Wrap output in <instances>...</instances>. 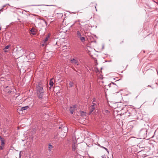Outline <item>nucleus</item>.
Instances as JSON below:
<instances>
[{"instance_id":"f8f14e48","label":"nucleus","mask_w":158,"mask_h":158,"mask_svg":"<svg viewBox=\"0 0 158 158\" xmlns=\"http://www.w3.org/2000/svg\"><path fill=\"white\" fill-rule=\"evenodd\" d=\"M0 140L1 142V145L2 146H4L5 144L4 140L1 136H0Z\"/></svg>"},{"instance_id":"412c9836","label":"nucleus","mask_w":158,"mask_h":158,"mask_svg":"<svg viewBox=\"0 0 158 158\" xmlns=\"http://www.w3.org/2000/svg\"><path fill=\"white\" fill-rule=\"evenodd\" d=\"M80 22V21L79 20H76V21H75V22L74 23V24H73L71 26H73L74 25V24L76 23L77 22Z\"/></svg>"},{"instance_id":"473e14b6","label":"nucleus","mask_w":158,"mask_h":158,"mask_svg":"<svg viewBox=\"0 0 158 158\" xmlns=\"http://www.w3.org/2000/svg\"><path fill=\"white\" fill-rule=\"evenodd\" d=\"M79 25H81V24H80V23H79Z\"/></svg>"},{"instance_id":"2f4dec72","label":"nucleus","mask_w":158,"mask_h":158,"mask_svg":"<svg viewBox=\"0 0 158 158\" xmlns=\"http://www.w3.org/2000/svg\"><path fill=\"white\" fill-rule=\"evenodd\" d=\"M16 9H18L19 8H16Z\"/></svg>"},{"instance_id":"9b49d317","label":"nucleus","mask_w":158,"mask_h":158,"mask_svg":"<svg viewBox=\"0 0 158 158\" xmlns=\"http://www.w3.org/2000/svg\"><path fill=\"white\" fill-rule=\"evenodd\" d=\"M29 108V107L28 106L22 107L20 108L19 110L20 111H24L26 110L27 109Z\"/></svg>"},{"instance_id":"39448f33","label":"nucleus","mask_w":158,"mask_h":158,"mask_svg":"<svg viewBox=\"0 0 158 158\" xmlns=\"http://www.w3.org/2000/svg\"><path fill=\"white\" fill-rule=\"evenodd\" d=\"M70 62L71 63L74 64L76 65H78L79 63L76 57H74L73 59H71Z\"/></svg>"},{"instance_id":"1a4fd4ad","label":"nucleus","mask_w":158,"mask_h":158,"mask_svg":"<svg viewBox=\"0 0 158 158\" xmlns=\"http://www.w3.org/2000/svg\"><path fill=\"white\" fill-rule=\"evenodd\" d=\"M96 108V106H95V105H92L91 106L90 109V112H89V114H91L92 112Z\"/></svg>"},{"instance_id":"6e6552de","label":"nucleus","mask_w":158,"mask_h":158,"mask_svg":"<svg viewBox=\"0 0 158 158\" xmlns=\"http://www.w3.org/2000/svg\"><path fill=\"white\" fill-rule=\"evenodd\" d=\"M59 128L60 129L61 128L62 130L61 132L64 133L65 134L68 131V129L66 127H62V126L61 127H59Z\"/></svg>"},{"instance_id":"c85d7f7f","label":"nucleus","mask_w":158,"mask_h":158,"mask_svg":"<svg viewBox=\"0 0 158 158\" xmlns=\"http://www.w3.org/2000/svg\"><path fill=\"white\" fill-rule=\"evenodd\" d=\"M20 153H21V152H20V153H19V157H20V156H21V155H20Z\"/></svg>"},{"instance_id":"b1692460","label":"nucleus","mask_w":158,"mask_h":158,"mask_svg":"<svg viewBox=\"0 0 158 158\" xmlns=\"http://www.w3.org/2000/svg\"><path fill=\"white\" fill-rule=\"evenodd\" d=\"M92 104H93V105H95V106L96 107V103L95 102H92Z\"/></svg>"},{"instance_id":"7c9ffc66","label":"nucleus","mask_w":158,"mask_h":158,"mask_svg":"<svg viewBox=\"0 0 158 158\" xmlns=\"http://www.w3.org/2000/svg\"><path fill=\"white\" fill-rule=\"evenodd\" d=\"M113 84H115V85H116V84H115L114 83H112Z\"/></svg>"},{"instance_id":"a878e982","label":"nucleus","mask_w":158,"mask_h":158,"mask_svg":"<svg viewBox=\"0 0 158 158\" xmlns=\"http://www.w3.org/2000/svg\"><path fill=\"white\" fill-rule=\"evenodd\" d=\"M95 102V99L94 98L93 100V102Z\"/></svg>"},{"instance_id":"5701e85b","label":"nucleus","mask_w":158,"mask_h":158,"mask_svg":"<svg viewBox=\"0 0 158 158\" xmlns=\"http://www.w3.org/2000/svg\"><path fill=\"white\" fill-rule=\"evenodd\" d=\"M3 147H4V146H2L1 145V146H0V149L2 150L3 148Z\"/></svg>"},{"instance_id":"ddd939ff","label":"nucleus","mask_w":158,"mask_h":158,"mask_svg":"<svg viewBox=\"0 0 158 158\" xmlns=\"http://www.w3.org/2000/svg\"><path fill=\"white\" fill-rule=\"evenodd\" d=\"M102 112L103 114L106 115H108V114L109 113V111L107 110H102Z\"/></svg>"},{"instance_id":"aec40b11","label":"nucleus","mask_w":158,"mask_h":158,"mask_svg":"<svg viewBox=\"0 0 158 158\" xmlns=\"http://www.w3.org/2000/svg\"><path fill=\"white\" fill-rule=\"evenodd\" d=\"M101 147L102 148H104V149H105L106 150V151L108 153L109 152L108 151V149L106 148H105L103 146H101Z\"/></svg>"},{"instance_id":"4468645a","label":"nucleus","mask_w":158,"mask_h":158,"mask_svg":"<svg viewBox=\"0 0 158 158\" xmlns=\"http://www.w3.org/2000/svg\"><path fill=\"white\" fill-rule=\"evenodd\" d=\"M30 31L31 32V34L33 35H35L36 33L35 31V29L33 28H32L30 30Z\"/></svg>"},{"instance_id":"4be33fe9","label":"nucleus","mask_w":158,"mask_h":158,"mask_svg":"<svg viewBox=\"0 0 158 158\" xmlns=\"http://www.w3.org/2000/svg\"><path fill=\"white\" fill-rule=\"evenodd\" d=\"M10 47V45H7V46H6L5 47V48H4V49H8Z\"/></svg>"},{"instance_id":"bb28decb","label":"nucleus","mask_w":158,"mask_h":158,"mask_svg":"<svg viewBox=\"0 0 158 158\" xmlns=\"http://www.w3.org/2000/svg\"><path fill=\"white\" fill-rule=\"evenodd\" d=\"M103 158H106V156L105 155L103 156H102Z\"/></svg>"},{"instance_id":"20e7f679","label":"nucleus","mask_w":158,"mask_h":158,"mask_svg":"<svg viewBox=\"0 0 158 158\" xmlns=\"http://www.w3.org/2000/svg\"><path fill=\"white\" fill-rule=\"evenodd\" d=\"M93 71L95 72L97 75L98 76L99 78H102L103 75H102V72L101 71L99 70L96 67H94L93 69Z\"/></svg>"},{"instance_id":"393cba45","label":"nucleus","mask_w":158,"mask_h":158,"mask_svg":"<svg viewBox=\"0 0 158 158\" xmlns=\"http://www.w3.org/2000/svg\"><path fill=\"white\" fill-rule=\"evenodd\" d=\"M70 112L72 114H73V112L74 111V110H70Z\"/></svg>"},{"instance_id":"2eb2a0df","label":"nucleus","mask_w":158,"mask_h":158,"mask_svg":"<svg viewBox=\"0 0 158 158\" xmlns=\"http://www.w3.org/2000/svg\"><path fill=\"white\" fill-rule=\"evenodd\" d=\"M29 56L30 57H31L32 59L34 58L35 56V54L33 53H30Z\"/></svg>"},{"instance_id":"cd10ccee","label":"nucleus","mask_w":158,"mask_h":158,"mask_svg":"<svg viewBox=\"0 0 158 158\" xmlns=\"http://www.w3.org/2000/svg\"><path fill=\"white\" fill-rule=\"evenodd\" d=\"M40 5H33V6H40Z\"/></svg>"},{"instance_id":"dca6fc26","label":"nucleus","mask_w":158,"mask_h":158,"mask_svg":"<svg viewBox=\"0 0 158 158\" xmlns=\"http://www.w3.org/2000/svg\"><path fill=\"white\" fill-rule=\"evenodd\" d=\"M52 148L53 146L52 145L50 144L48 145V150L49 152L51 151V150L52 149Z\"/></svg>"},{"instance_id":"6ab92c4d","label":"nucleus","mask_w":158,"mask_h":158,"mask_svg":"<svg viewBox=\"0 0 158 158\" xmlns=\"http://www.w3.org/2000/svg\"><path fill=\"white\" fill-rule=\"evenodd\" d=\"M86 114L85 112H84V111H81V115L82 116H84Z\"/></svg>"},{"instance_id":"f3484780","label":"nucleus","mask_w":158,"mask_h":158,"mask_svg":"<svg viewBox=\"0 0 158 158\" xmlns=\"http://www.w3.org/2000/svg\"><path fill=\"white\" fill-rule=\"evenodd\" d=\"M52 79H51L49 82V85L51 86H52L54 84L53 82L52 81Z\"/></svg>"},{"instance_id":"7ed1b4c3","label":"nucleus","mask_w":158,"mask_h":158,"mask_svg":"<svg viewBox=\"0 0 158 158\" xmlns=\"http://www.w3.org/2000/svg\"><path fill=\"white\" fill-rule=\"evenodd\" d=\"M77 37L79 39L81 42H84L85 41V38L84 35L83 33H81V32L79 31H77L76 32Z\"/></svg>"},{"instance_id":"0eeeda50","label":"nucleus","mask_w":158,"mask_h":158,"mask_svg":"<svg viewBox=\"0 0 158 158\" xmlns=\"http://www.w3.org/2000/svg\"><path fill=\"white\" fill-rule=\"evenodd\" d=\"M49 38V36L48 35L44 40L43 42H42V45L43 46L47 45L48 44L47 41Z\"/></svg>"},{"instance_id":"423d86ee","label":"nucleus","mask_w":158,"mask_h":158,"mask_svg":"<svg viewBox=\"0 0 158 158\" xmlns=\"http://www.w3.org/2000/svg\"><path fill=\"white\" fill-rule=\"evenodd\" d=\"M147 134V131L145 130H141L139 132V135L142 136L143 138H144L146 136V134Z\"/></svg>"},{"instance_id":"a211bd4d","label":"nucleus","mask_w":158,"mask_h":158,"mask_svg":"<svg viewBox=\"0 0 158 158\" xmlns=\"http://www.w3.org/2000/svg\"><path fill=\"white\" fill-rule=\"evenodd\" d=\"M69 85L70 87H72L73 86L74 84L73 82L70 81L69 82Z\"/></svg>"},{"instance_id":"f257e3e1","label":"nucleus","mask_w":158,"mask_h":158,"mask_svg":"<svg viewBox=\"0 0 158 158\" xmlns=\"http://www.w3.org/2000/svg\"><path fill=\"white\" fill-rule=\"evenodd\" d=\"M43 85L42 82L40 81L38 82L36 85V90L37 96L39 99H43L47 101L48 94L43 89Z\"/></svg>"},{"instance_id":"f03ea898","label":"nucleus","mask_w":158,"mask_h":158,"mask_svg":"<svg viewBox=\"0 0 158 158\" xmlns=\"http://www.w3.org/2000/svg\"><path fill=\"white\" fill-rule=\"evenodd\" d=\"M15 89L11 88L9 86H8L5 87L3 91L5 92V96L7 97L6 100L8 101H10L11 97H13L15 94Z\"/></svg>"},{"instance_id":"9d476101","label":"nucleus","mask_w":158,"mask_h":158,"mask_svg":"<svg viewBox=\"0 0 158 158\" xmlns=\"http://www.w3.org/2000/svg\"><path fill=\"white\" fill-rule=\"evenodd\" d=\"M77 147V144L75 143H73L72 144V150L73 151H75Z\"/></svg>"},{"instance_id":"c756f323","label":"nucleus","mask_w":158,"mask_h":158,"mask_svg":"<svg viewBox=\"0 0 158 158\" xmlns=\"http://www.w3.org/2000/svg\"><path fill=\"white\" fill-rule=\"evenodd\" d=\"M98 146H99V147H101V145H100V144H98Z\"/></svg>"}]
</instances>
